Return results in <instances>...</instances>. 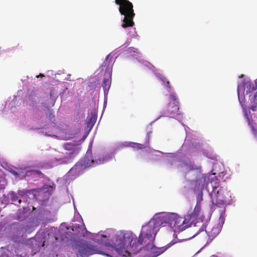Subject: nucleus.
Returning a JSON list of instances; mask_svg holds the SVG:
<instances>
[{"mask_svg": "<svg viewBox=\"0 0 257 257\" xmlns=\"http://www.w3.org/2000/svg\"><path fill=\"white\" fill-rule=\"evenodd\" d=\"M163 223V220L161 217L155 216L147 224L142 226L138 238L134 237V235L132 234L129 237L130 250L136 254L142 248L141 245L149 249L153 244L158 231V227Z\"/></svg>", "mask_w": 257, "mask_h": 257, "instance_id": "f257e3e1", "label": "nucleus"}, {"mask_svg": "<svg viewBox=\"0 0 257 257\" xmlns=\"http://www.w3.org/2000/svg\"><path fill=\"white\" fill-rule=\"evenodd\" d=\"M117 5H119V12L124 16L121 27L123 28L133 27L135 25L133 19L135 16L133 9V5L128 0H115Z\"/></svg>", "mask_w": 257, "mask_h": 257, "instance_id": "f03ea898", "label": "nucleus"}, {"mask_svg": "<svg viewBox=\"0 0 257 257\" xmlns=\"http://www.w3.org/2000/svg\"><path fill=\"white\" fill-rule=\"evenodd\" d=\"M165 221L172 224L173 223V228L176 232H181L191 226L194 220H191V217L186 215L184 217L180 216L175 213H171L166 215Z\"/></svg>", "mask_w": 257, "mask_h": 257, "instance_id": "7ed1b4c3", "label": "nucleus"}, {"mask_svg": "<svg viewBox=\"0 0 257 257\" xmlns=\"http://www.w3.org/2000/svg\"><path fill=\"white\" fill-rule=\"evenodd\" d=\"M95 253L102 254L107 256H110L108 254L105 253L100 251L94 245L87 242H82L80 244L78 254V257H88L90 255Z\"/></svg>", "mask_w": 257, "mask_h": 257, "instance_id": "20e7f679", "label": "nucleus"}, {"mask_svg": "<svg viewBox=\"0 0 257 257\" xmlns=\"http://www.w3.org/2000/svg\"><path fill=\"white\" fill-rule=\"evenodd\" d=\"M179 101L175 93H173L169 96V102L166 110V115L173 117L175 114H178Z\"/></svg>", "mask_w": 257, "mask_h": 257, "instance_id": "39448f33", "label": "nucleus"}, {"mask_svg": "<svg viewBox=\"0 0 257 257\" xmlns=\"http://www.w3.org/2000/svg\"><path fill=\"white\" fill-rule=\"evenodd\" d=\"M178 242V240H172L170 242L166 245L161 247H156L153 244L150 246V256L151 257H157L163 252H164L167 249L171 247L172 245Z\"/></svg>", "mask_w": 257, "mask_h": 257, "instance_id": "423d86ee", "label": "nucleus"}, {"mask_svg": "<svg viewBox=\"0 0 257 257\" xmlns=\"http://www.w3.org/2000/svg\"><path fill=\"white\" fill-rule=\"evenodd\" d=\"M124 237L117 238L116 242L114 243V247L116 251L123 256H127L131 255V253L125 249L126 243L124 242Z\"/></svg>", "mask_w": 257, "mask_h": 257, "instance_id": "0eeeda50", "label": "nucleus"}, {"mask_svg": "<svg viewBox=\"0 0 257 257\" xmlns=\"http://www.w3.org/2000/svg\"><path fill=\"white\" fill-rule=\"evenodd\" d=\"M238 99L241 105V106L243 109L244 115L245 117H246L247 121L248 122V124L250 126L252 129V131L254 134L257 132V130L255 129V128L253 126V125L252 124V116L250 115V112L249 110H247V109L245 108L243 106L244 105V102L243 101L244 97L243 98L241 96H240L239 92H238Z\"/></svg>", "mask_w": 257, "mask_h": 257, "instance_id": "6e6552de", "label": "nucleus"}, {"mask_svg": "<svg viewBox=\"0 0 257 257\" xmlns=\"http://www.w3.org/2000/svg\"><path fill=\"white\" fill-rule=\"evenodd\" d=\"M111 72H108L104 73V78L103 79L102 86L103 89L104 95H107L111 83Z\"/></svg>", "mask_w": 257, "mask_h": 257, "instance_id": "1a4fd4ad", "label": "nucleus"}, {"mask_svg": "<svg viewBox=\"0 0 257 257\" xmlns=\"http://www.w3.org/2000/svg\"><path fill=\"white\" fill-rule=\"evenodd\" d=\"M221 229V225L216 224L213 226L210 230H205L206 233L207 234L208 239L207 242H211L217 235L219 233Z\"/></svg>", "mask_w": 257, "mask_h": 257, "instance_id": "9d476101", "label": "nucleus"}, {"mask_svg": "<svg viewBox=\"0 0 257 257\" xmlns=\"http://www.w3.org/2000/svg\"><path fill=\"white\" fill-rule=\"evenodd\" d=\"M114 63L113 56L110 54H108L105 58V60L103 62L101 67L102 70H104L105 73L109 72H112V67Z\"/></svg>", "mask_w": 257, "mask_h": 257, "instance_id": "9b49d317", "label": "nucleus"}, {"mask_svg": "<svg viewBox=\"0 0 257 257\" xmlns=\"http://www.w3.org/2000/svg\"><path fill=\"white\" fill-rule=\"evenodd\" d=\"M64 148L66 150L70 151L68 153V155L70 158H73L76 156L80 151V148L76 144L67 143L64 145Z\"/></svg>", "mask_w": 257, "mask_h": 257, "instance_id": "f8f14e48", "label": "nucleus"}, {"mask_svg": "<svg viewBox=\"0 0 257 257\" xmlns=\"http://www.w3.org/2000/svg\"><path fill=\"white\" fill-rule=\"evenodd\" d=\"M185 170L187 172L195 171L197 173H200L201 171V166H196L194 164L189 162L184 164Z\"/></svg>", "mask_w": 257, "mask_h": 257, "instance_id": "ddd939ff", "label": "nucleus"}, {"mask_svg": "<svg viewBox=\"0 0 257 257\" xmlns=\"http://www.w3.org/2000/svg\"><path fill=\"white\" fill-rule=\"evenodd\" d=\"M244 90H246L247 93L255 90L257 89V79L255 80L254 83L246 82L244 84Z\"/></svg>", "mask_w": 257, "mask_h": 257, "instance_id": "4468645a", "label": "nucleus"}, {"mask_svg": "<svg viewBox=\"0 0 257 257\" xmlns=\"http://www.w3.org/2000/svg\"><path fill=\"white\" fill-rule=\"evenodd\" d=\"M201 210V205L200 202H197V204L194 209L193 212L190 215H188V216H190L191 217V220H193L194 221L195 219L199 215V214Z\"/></svg>", "mask_w": 257, "mask_h": 257, "instance_id": "2eb2a0df", "label": "nucleus"}, {"mask_svg": "<svg viewBox=\"0 0 257 257\" xmlns=\"http://www.w3.org/2000/svg\"><path fill=\"white\" fill-rule=\"evenodd\" d=\"M215 201V204L216 205H218L220 206L221 205H224L226 203V201L225 200V196L219 197L218 195H216V198Z\"/></svg>", "mask_w": 257, "mask_h": 257, "instance_id": "dca6fc26", "label": "nucleus"}, {"mask_svg": "<svg viewBox=\"0 0 257 257\" xmlns=\"http://www.w3.org/2000/svg\"><path fill=\"white\" fill-rule=\"evenodd\" d=\"M128 146L137 150H141L146 148V146L145 145L134 142L128 143Z\"/></svg>", "mask_w": 257, "mask_h": 257, "instance_id": "f3484780", "label": "nucleus"}, {"mask_svg": "<svg viewBox=\"0 0 257 257\" xmlns=\"http://www.w3.org/2000/svg\"><path fill=\"white\" fill-rule=\"evenodd\" d=\"M251 106L250 109L255 111L257 106V92L252 96V99L251 100Z\"/></svg>", "mask_w": 257, "mask_h": 257, "instance_id": "a211bd4d", "label": "nucleus"}, {"mask_svg": "<svg viewBox=\"0 0 257 257\" xmlns=\"http://www.w3.org/2000/svg\"><path fill=\"white\" fill-rule=\"evenodd\" d=\"M217 187L213 188V192L215 194V197L216 198V195H218L219 197L225 196L224 193L225 189L223 187H220L218 190L216 191Z\"/></svg>", "mask_w": 257, "mask_h": 257, "instance_id": "6ab92c4d", "label": "nucleus"}, {"mask_svg": "<svg viewBox=\"0 0 257 257\" xmlns=\"http://www.w3.org/2000/svg\"><path fill=\"white\" fill-rule=\"evenodd\" d=\"M10 199L13 202L18 201L19 204L22 202V200L19 198V196L14 192H12L9 195Z\"/></svg>", "mask_w": 257, "mask_h": 257, "instance_id": "aec40b11", "label": "nucleus"}, {"mask_svg": "<svg viewBox=\"0 0 257 257\" xmlns=\"http://www.w3.org/2000/svg\"><path fill=\"white\" fill-rule=\"evenodd\" d=\"M160 79L162 81V84L164 87H165L168 91H170L172 88V86L169 81L167 80V79L164 77H161Z\"/></svg>", "mask_w": 257, "mask_h": 257, "instance_id": "412c9836", "label": "nucleus"}, {"mask_svg": "<svg viewBox=\"0 0 257 257\" xmlns=\"http://www.w3.org/2000/svg\"><path fill=\"white\" fill-rule=\"evenodd\" d=\"M225 221V211H222L219 218V223L218 224L221 225V227L224 224Z\"/></svg>", "mask_w": 257, "mask_h": 257, "instance_id": "4be33fe9", "label": "nucleus"}, {"mask_svg": "<svg viewBox=\"0 0 257 257\" xmlns=\"http://www.w3.org/2000/svg\"><path fill=\"white\" fill-rule=\"evenodd\" d=\"M85 164H86V166L88 167H93L95 166V164H97V163L96 162L95 163V161L93 160H92L90 162L87 161L86 162H85Z\"/></svg>", "mask_w": 257, "mask_h": 257, "instance_id": "5701e85b", "label": "nucleus"}, {"mask_svg": "<svg viewBox=\"0 0 257 257\" xmlns=\"http://www.w3.org/2000/svg\"><path fill=\"white\" fill-rule=\"evenodd\" d=\"M204 228H205V227L203 225H202V226L201 228L200 229L199 231H198L196 234H195L194 235H193L188 237V238H192V237H194L197 234L199 233L200 232L203 231L204 230Z\"/></svg>", "mask_w": 257, "mask_h": 257, "instance_id": "b1692460", "label": "nucleus"}, {"mask_svg": "<svg viewBox=\"0 0 257 257\" xmlns=\"http://www.w3.org/2000/svg\"><path fill=\"white\" fill-rule=\"evenodd\" d=\"M95 119L96 118H95V116H92L91 117V118H90L89 121H90V122H92L93 123L94 121H95Z\"/></svg>", "mask_w": 257, "mask_h": 257, "instance_id": "393cba45", "label": "nucleus"}, {"mask_svg": "<svg viewBox=\"0 0 257 257\" xmlns=\"http://www.w3.org/2000/svg\"><path fill=\"white\" fill-rule=\"evenodd\" d=\"M11 172L15 176H18L19 174L15 171H11Z\"/></svg>", "mask_w": 257, "mask_h": 257, "instance_id": "a878e982", "label": "nucleus"}, {"mask_svg": "<svg viewBox=\"0 0 257 257\" xmlns=\"http://www.w3.org/2000/svg\"><path fill=\"white\" fill-rule=\"evenodd\" d=\"M77 166H78V165H76L75 167H72V168L71 169L70 171H73L74 169H76V168L77 167Z\"/></svg>", "mask_w": 257, "mask_h": 257, "instance_id": "bb28decb", "label": "nucleus"}, {"mask_svg": "<svg viewBox=\"0 0 257 257\" xmlns=\"http://www.w3.org/2000/svg\"><path fill=\"white\" fill-rule=\"evenodd\" d=\"M44 77V74H40L39 75L37 76V77Z\"/></svg>", "mask_w": 257, "mask_h": 257, "instance_id": "cd10ccee", "label": "nucleus"}, {"mask_svg": "<svg viewBox=\"0 0 257 257\" xmlns=\"http://www.w3.org/2000/svg\"><path fill=\"white\" fill-rule=\"evenodd\" d=\"M58 239V237H55V240H57Z\"/></svg>", "mask_w": 257, "mask_h": 257, "instance_id": "c85d7f7f", "label": "nucleus"}, {"mask_svg": "<svg viewBox=\"0 0 257 257\" xmlns=\"http://www.w3.org/2000/svg\"><path fill=\"white\" fill-rule=\"evenodd\" d=\"M102 236L103 237H106L105 235H102Z\"/></svg>", "mask_w": 257, "mask_h": 257, "instance_id": "c756f323", "label": "nucleus"}, {"mask_svg": "<svg viewBox=\"0 0 257 257\" xmlns=\"http://www.w3.org/2000/svg\"><path fill=\"white\" fill-rule=\"evenodd\" d=\"M187 239H183L182 240H186Z\"/></svg>", "mask_w": 257, "mask_h": 257, "instance_id": "7c9ffc66", "label": "nucleus"}]
</instances>
